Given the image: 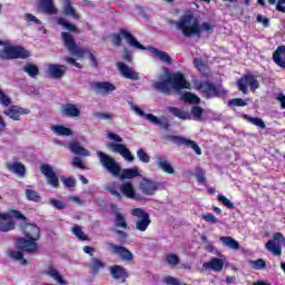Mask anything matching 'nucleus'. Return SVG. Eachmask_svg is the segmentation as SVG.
Wrapping results in <instances>:
<instances>
[{
	"instance_id": "f257e3e1",
	"label": "nucleus",
	"mask_w": 285,
	"mask_h": 285,
	"mask_svg": "<svg viewBox=\"0 0 285 285\" xmlns=\"http://www.w3.org/2000/svg\"><path fill=\"white\" fill-rule=\"evenodd\" d=\"M167 21L168 23H175L177 30H180L185 37L202 35V32H214V24L212 22H203L200 26L198 18L194 13H185L177 22L175 20Z\"/></svg>"
},
{
	"instance_id": "f03ea898",
	"label": "nucleus",
	"mask_w": 285,
	"mask_h": 285,
	"mask_svg": "<svg viewBox=\"0 0 285 285\" xmlns=\"http://www.w3.org/2000/svg\"><path fill=\"white\" fill-rule=\"evenodd\" d=\"M153 86L156 90H159V92L168 94L171 88L177 91L184 90L185 88L189 89L190 82L187 81L183 72L171 75L169 68H164V75H160L159 80L154 81Z\"/></svg>"
},
{
	"instance_id": "7ed1b4c3",
	"label": "nucleus",
	"mask_w": 285,
	"mask_h": 285,
	"mask_svg": "<svg viewBox=\"0 0 285 285\" xmlns=\"http://www.w3.org/2000/svg\"><path fill=\"white\" fill-rule=\"evenodd\" d=\"M109 214L111 218V232L117 234L119 240H127L129 237V223L127 220V214L115 203H110Z\"/></svg>"
},
{
	"instance_id": "20e7f679",
	"label": "nucleus",
	"mask_w": 285,
	"mask_h": 285,
	"mask_svg": "<svg viewBox=\"0 0 285 285\" xmlns=\"http://www.w3.org/2000/svg\"><path fill=\"white\" fill-rule=\"evenodd\" d=\"M124 139L116 132H109V150L111 153H117L121 155L126 161L132 163L135 161V157L132 153H130L129 148L122 144Z\"/></svg>"
},
{
	"instance_id": "39448f33",
	"label": "nucleus",
	"mask_w": 285,
	"mask_h": 285,
	"mask_svg": "<svg viewBox=\"0 0 285 285\" xmlns=\"http://www.w3.org/2000/svg\"><path fill=\"white\" fill-rule=\"evenodd\" d=\"M30 57V51L23 47H13L12 45L4 43L2 50L0 51V59H28Z\"/></svg>"
},
{
	"instance_id": "423d86ee",
	"label": "nucleus",
	"mask_w": 285,
	"mask_h": 285,
	"mask_svg": "<svg viewBox=\"0 0 285 285\" xmlns=\"http://www.w3.org/2000/svg\"><path fill=\"white\" fill-rule=\"evenodd\" d=\"M195 88L199 90V92H202V95L207 99H210L212 97H220V95H224V89L222 86H217L210 81H197L195 83Z\"/></svg>"
},
{
	"instance_id": "0eeeda50",
	"label": "nucleus",
	"mask_w": 285,
	"mask_h": 285,
	"mask_svg": "<svg viewBox=\"0 0 285 285\" xmlns=\"http://www.w3.org/2000/svg\"><path fill=\"white\" fill-rule=\"evenodd\" d=\"M130 214L137 217L136 229L139 232H146L151 223L150 214L142 207H134L130 209Z\"/></svg>"
},
{
	"instance_id": "6e6552de",
	"label": "nucleus",
	"mask_w": 285,
	"mask_h": 285,
	"mask_svg": "<svg viewBox=\"0 0 285 285\" xmlns=\"http://www.w3.org/2000/svg\"><path fill=\"white\" fill-rule=\"evenodd\" d=\"M39 242L38 239L32 238H17L14 240V246L18 250H23L24 253H30L31 255H37L39 253Z\"/></svg>"
},
{
	"instance_id": "1a4fd4ad",
	"label": "nucleus",
	"mask_w": 285,
	"mask_h": 285,
	"mask_svg": "<svg viewBox=\"0 0 285 285\" xmlns=\"http://www.w3.org/2000/svg\"><path fill=\"white\" fill-rule=\"evenodd\" d=\"M283 245H285V236H283L281 232H275L273 238L265 244V247L268 252H272L274 256H282Z\"/></svg>"
},
{
	"instance_id": "9d476101",
	"label": "nucleus",
	"mask_w": 285,
	"mask_h": 285,
	"mask_svg": "<svg viewBox=\"0 0 285 285\" xmlns=\"http://www.w3.org/2000/svg\"><path fill=\"white\" fill-rule=\"evenodd\" d=\"M109 249L111 254H116L121 261L126 263H131L135 258L132 252L125 247L124 245H116L115 243H109Z\"/></svg>"
},
{
	"instance_id": "9b49d317",
	"label": "nucleus",
	"mask_w": 285,
	"mask_h": 285,
	"mask_svg": "<svg viewBox=\"0 0 285 285\" xmlns=\"http://www.w3.org/2000/svg\"><path fill=\"white\" fill-rule=\"evenodd\" d=\"M238 89L242 90L245 95L248 92V86L250 90H256L259 88V81L254 77V75H246L245 77H242L237 81Z\"/></svg>"
},
{
	"instance_id": "f8f14e48",
	"label": "nucleus",
	"mask_w": 285,
	"mask_h": 285,
	"mask_svg": "<svg viewBox=\"0 0 285 285\" xmlns=\"http://www.w3.org/2000/svg\"><path fill=\"white\" fill-rule=\"evenodd\" d=\"M19 228L22 233V235H24V237H27V239H40L41 238V229L39 228V226L32 224V223H21L19 225Z\"/></svg>"
},
{
	"instance_id": "ddd939ff",
	"label": "nucleus",
	"mask_w": 285,
	"mask_h": 285,
	"mask_svg": "<svg viewBox=\"0 0 285 285\" xmlns=\"http://www.w3.org/2000/svg\"><path fill=\"white\" fill-rule=\"evenodd\" d=\"M40 173L46 176L47 183L52 188H59V176H57V173L55 171V168L50 165H42L40 167Z\"/></svg>"
},
{
	"instance_id": "4468645a",
	"label": "nucleus",
	"mask_w": 285,
	"mask_h": 285,
	"mask_svg": "<svg viewBox=\"0 0 285 285\" xmlns=\"http://www.w3.org/2000/svg\"><path fill=\"white\" fill-rule=\"evenodd\" d=\"M117 68L119 75H121L126 79L137 81L140 78L139 72H137L132 67L128 66V63H125V61H117Z\"/></svg>"
},
{
	"instance_id": "2eb2a0df",
	"label": "nucleus",
	"mask_w": 285,
	"mask_h": 285,
	"mask_svg": "<svg viewBox=\"0 0 285 285\" xmlns=\"http://www.w3.org/2000/svg\"><path fill=\"white\" fill-rule=\"evenodd\" d=\"M131 110H134V112H136V115H139L140 117H146V119H148V121H150L151 124H156L158 126H161V128H165L166 130H168L169 128L168 121L164 122L161 119H159V117L153 114L146 115V112H144L141 108L135 105L131 106Z\"/></svg>"
},
{
	"instance_id": "dca6fc26",
	"label": "nucleus",
	"mask_w": 285,
	"mask_h": 285,
	"mask_svg": "<svg viewBox=\"0 0 285 285\" xmlns=\"http://www.w3.org/2000/svg\"><path fill=\"white\" fill-rule=\"evenodd\" d=\"M139 188L142 194L147 196H153L159 190V183L157 180H151V178H142L140 181Z\"/></svg>"
},
{
	"instance_id": "f3484780",
	"label": "nucleus",
	"mask_w": 285,
	"mask_h": 285,
	"mask_svg": "<svg viewBox=\"0 0 285 285\" xmlns=\"http://www.w3.org/2000/svg\"><path fill=\"white\" fill-rule=\"evenodd\" d=\"M3 115L13 121H21V115H30V109H26L19 106H11L4 109Z\"/></svg>"
},
{
	"instance_id": "a211bd4d",
	"label": "nucleus",
	"mask_w": 285,
	"mask_h": 285,
	"mask_svg": "<svg viewBox=\"0 0 285 285\" xmlns=\"http://www.w3.org/2000/svg\"><path fill=\"white\" fill-rule=\"evenodd\" d=\"M109 272L115 281H120L121 283H125L126 278H129V272L126 269V267H122L121 265H112L109 268Z\"/></svg>"
},
{
	"instance_id": "6ab92c4d",
	"label": "nucleus",
	"mask_w": 285,
	"mask_h": 285,
	"mask_svg": "<svg viewBox=\"0 0 285 285\" xmlns=\"http://www.w3.org/2000/svg\"><path fill=\"white\" fill-rule=\"evenodd\" d=\"M45 275H47V277H51V279H53V282H56L59 285H67L68 282H66V279H63V276L61 275V273L59 272V269H57L55 266L49 265L46 269H45Z\"/></svg>"
},
{
	"instance_id": "aec40b11",
	"label": "nucleus",
	"mask_w": 285,
	"mask_h": 285,
	"mask_svg": "<svg viewBox=\"0 0 285 285\" xmlns=\"http://www.w3.org/2000/svg\"><path fill=\"white\" fill-rule=\"evenodd\" d=\"M17 223L12 220L6 213H0V233H10L14 230Z\"/></svg>"
},
{
	"instance_id": "412c9836",
	"label": "nucleus",
	"mask_w": 285,
	"mask_h": 285,
	"mask_svg": "<svg viewBox=\"0 0 285 285\" xmlns=\"http://www.w3.org/2000/svg\"><path fill=\"white\" fill-rule=\"evenodd\" d=\"M47 73L51 79H61L66 75V66L63 65H48Z\"/></svg>"
},
{
	"instance_id": "4be33fe9",
	"label": "nucleus",
	"mask_w": 285,
	"mask_h": 285,
	"mask_svg": "<svg viewBox=\"0 0 285 285\" xmlns=\"http://www.w3.org/2000/svg\"><path fill=\"white\" fill-rule=\"evenodd\" d=\"M120 33L126 39L127 43L131 46V48H139L140 50H146V46H144V43H140L137 37L130 33V31H126V29H121Z\"/></svg>"
},
{
	"instance_id": "5701e85b",
	"label": "nucleus",
	"mask_w": 285,
	"mask_h": 285,
	"mask_svg": "<svg viewBox=\"0 0 285 285\" xmlns=\"http://www.w3.org/2000/svg\"><path fill=\"white\" fill-rule=\"evenodd\" d=\"M38 8L46 14H57L59 9L55 6V0H38Z\"/></svg>"
},
{
	"instance_id": "b1692460",
	"label": "nucleus",
	"mask_w": 285,
	"mask_h": 285,
	"mask_svg": "<svg viewBox=\"0 0 285 285\" xmlns=\"http://www.w3.org/2000/svg\"><path fill=\"white\" fill-rule=\"evenodd\" d=\"M6 256L12 259L13 262H20L21 266H26L28 261L23 258V252L9 248L6 250Z\"/></svg>"
},
{
	"instance_id": "393cba45",
	"label": "nucleus",
	"mask_w": 285,
	"mask_h": 285,
	"mask_svg": "<svg viewBox=\"0 0 285 285\" xmlns=\"http://www.w3.org/2000/svg\"><path fill=\"white\" fill-rule=\"evenodd\" d=\"M7 169L18 177H26V165L21 163H8Z\"/></svg>"
},
{
	"instance_id": "a878e982",
	"label": "nucleus",
	"mask_w": 285,
	"mask_h": 285,
	"mask_svg": "<svg viewBox=\"0 0 285 285\" xmlns=\"http://www.w3.org/2000/svg\"><path fill=\"white\" fill-rule=\"evenodd\" d=\"M157 166L163 173L167 175H175L176 170L174 166L168 161V159H164V157H157Z\"/></svg>"
},
{
	"instance_id": "bb28decb",
	"label": "nucleus",
	"mask_w": 285,
	"mask_h": 285,
	"mask_svg": "<svg viewBox=\"0 0 285 285\" xmlns=\"http://www.w3.org/2000/svg\"><path fill=\"white\" fill-rule=\"evenodd\" d=\"M87 267L91 271V273L97 274L102 268H106V263H104V261L98 257H91L87 263Z\"/></svg>"
},
{
	"instance_id": "cd10ccee",
	"label": "nucleus",
	"mask_w": 285,
	"mask_h": 285,
	"mask_svg": "<svg viewBox=\"0 0 285 285\" xmlns=\"http://www.w3.org/2000/svg\"><path fill=\"white\" fill-rule=\"evenodd\" d=\"M61 39L63 41L65 48H67L69 52H75V50H77V42H75V37L72 35L69 32H62Z\"/></svg>"
},
{
	"instance_id": "c85d7f7f",
	"label": "nucleus",
	"mask_w": 285,
	"mask_h": 285,
	"mask_svg": "<svg viewBox=\"0 0 285 285\" xmlns=\"http://www.w3.org/2000/svg\"><path fill=\"white\" fill-rule=\"evenodd\" d=\"M69 149L73 155H81V157H90V151L81 146L77 140L69 144Z\"/></svg>"
},
{
	"instance_id": "c756f323",
	"label": "nucleus",
	"mask_w": 285,
	"mask_h": 285,
	"mask_svg": "<svg viewBox=\"0 0 285 285\" xmlns=\"http://www.w3.org/2000/svg\"><path fill=\"white\" fill-rule=\"evenodd\" d=\"M62 114L66 115V117L77 119V117L81 115V110H79V107H77V105L68 104L62 107Z\"/></svg>"
},
{
	"instance_id": "7c9ffc66",
	"label": "nucleus",
	"mask_w": 285,
	"mask_h": 285,
	"mask_svg": "<svg viewBox=\"0 0 285 285\" xmlns=\"http://www.w3.org/2000/svg\"><path fill=\"white\" fill-rule=\"evenodd\" d=\"M177 141L179 145L187 146V147L191 148L194 150V153H196V155L203 154V150L198 146V144H196V141H193L191 139H187L186 137H177Z\"/></svg>"
},
{
	"instance_id": "2f4dec72",
	"label": "nucleus",
	"mask_w": 285,
	"mask_h": 285,
	"mask_svg": "<svg viewBox=\"0 0 285 285\" xmlns=\"http://www.w3.org/2000/svg\"><path fill=\"white\" fill-rule=\"evenodd\" d=\"M205 269H214V272H222L224 269L223 258H212L207 263H204Z\"/></svg>"
},
{
	"instance_id": "473e14b6",
	"label": "nucleus",
	"mask_w": 285,
	"mask_h": 285,
	"mask_svg": "<svg viewBox=\"0 0 285 285\" xmlns=\"http://www.w3.org/2000/svg\"><path fill=\"white\" fill-rule=\"evenodd\" d=\"M274 61L281 66V68H285V46H278L277 50H275L273 55Z\"/></svg>"
},
{
	"instance_id": "72a5a7b5",
	"label": "nucleus",
	"mask_w": 285,
	"mask_h": 285,
	"mask_svg": "<svg viewBox=\"0 0 285 285\" xmlns=\"http://www.w3.org/2000/svg\"><path fill=\"white\" fill-rule=\"evenodd\" d=\"M149 50H151L153 55L155 57H159L161 61H165L166 63H171L173 59L168 52L165 50H158V48H155V46H148Z\"/></svg>"
},
{
	"instance_id": "f704fd0d",
	"label": "nucleus",
	"mask_w": 285,
	"mask_h": 285,
	"mask_svg": "<svg viewBox=\"0 0 285 285\" xmlns=\"http://www.w3.org/2000/svg\"><path fill=\"white\" fill-rule=\"evenodd\" d=\"M120 191L128 198H139L135 191L132 183H122L120 185Z\"/></svg>"
},
{
	"instance_id": "c9c22d12",
	"label": "nucleus",
	"mask_w": 285,
	"mask_h": 285,
	"mask_svg": "<svg viewBox=\"0 0 285 285\" xmlns=\"http://www.w3.org/2000/svg\"><path fill=\"white\" fill-rule=\"evenodd\" d=\"M52 132L60 137H72L73 132L70 128L61 126V125H53L51 126Z\"/></svg>"
},
{
	"instance_id": "e433bc0d",
	"label": "nucleus",
	"mask_w": 285,
	"mask_h": 285,
	"mask_svg": "<svg viewBox=\"0 0 285 285\" xmlns=\"http://www.w3.org/2000/svg\"><path fill=\"white\" fill-rule=\"evenodd\" d=\"M168 110L169 112H171V115L178 117V119H191V115L187 110H181L180 108H176L175 106H171L170 108H168Z\"/></svg>"
},
{
	"instance_id": "4c0bfd02",
	"label": "nucleus",
	"mask_w": 285,
	"mask_h": 285,
	"mask_svg": "<svg viewBox=\"0 0 285 285\" xmlns=\"http://www.w3.org/2000/svg\"><path fill=\"white\" fill-rule=\"evenodd\" d=\"M63 14H67L68 17H72V19H80L79 13L75 10V7H72V3L70 0H65L63 4Z\"/></svg>"
},
{
	"instance_id": "58836bf2",
	"label": "nucleus",
	"mask_w": 285,
	"mask_h": 285,
	"mask_svg": "<svg viewBox=\"0 0 285 285\" xmlns=\"http://www.w3.org/2000/svg\"><path fill=\"white\" fill-rule=\"evenodd\" d=\"M109 173H111L114 177H119V179H121L122 170L119 164H117L116 159H112V157H109Z\"/></svg>"
},
{
	"instance_id": "ea45409f",
	"label": "nucleus",
	"mask_w": 285,
	"mask_h": 285,
	"mask_svg": "<svg viewBox=\"0 0 285 285\" xmlns=\"http://www.w3.org/2000/svg\"><path fill=\"white\" fill-rule=\"evenodd\" d=\"M220 240L224 245L230 247V249H239L240 247V243L233 238V236H222Z\"/></svg>"
},
{
	"instance_id": "a19ab883",
	"label": "nucleus",
	"mask_w": 285,
	"mask_h": 285,
	"mask_svg": "<svg viewBox=\"0 0 285 285\" xmlns=\"http://www.w3.org/2000/svg\"><path fill=\"white\" fill-rule=\"evenodd\" d=\"M244 119H246V121L249 124H253V126H257V128H266V124L261 117H250V115H244Z\"/></svg>"
},
{
	"instance_id": "79ce46f5",
	"label": "nucleus",
	"mask_w": 285,
	"mask_h": 285,
	"mask_svg": "<svg viewBox=\"0 0 285 285\" xmlns=\"http://www.w3.org/2000/svg\"><path fill=\"white\" fill-rule=\"evenodd\" d=\"M92 90L96 95H107L108 94V82H94L91 85Z\"/></svg>"
},
{
	"instance_id": "37998d69",
	"label": "nucleus",
	"mask_w": 285,
	"mask_h": 285,
	"mask_svg": "<svg viewBox=\"0 0 285 285\" xmlns=\"http://www.w3.org/2000/svg\"><path fill=\"white\" fill-rule=\"evenodd\" d=\"M120 177L121 179H134L135 177H139L138 168L121 170Z\"/></svg>"
},
{
	"instance_id": "c03bdc74",
	"label": "nucleus",
	"mask_w": 285,
	"mask_h": 285,
	"mask_svg": "<svg viewBox=\"0 0 285 285\" xmlns=\"http://www.w3.org/2000/svg\"><path fill=\"white\" fill-rule=\"evenodd\" d=\"M57 23L58 26H62L66 30H69V32H77V27L65 18H58Z\"/></svg>"
},
{
	"instance_id": "a18cd8bd",
	"label": "nucleus",
	"mask_w": 285,
	"mask_h": 285,
	"mask_svg": "<svg viewBox=\"0 0 285 285\" xmlns=\"http://www.w3.org/2000/svg\"><path fill=\"white\" fill-rule=\"evenodd\" d=\"M181 99L184 101H187L189 104H200V97H198L197 95H195L194 92H185L181 96Z\"/></svg>"
},
{
	"instance_id": "49530a36",
	"label": "nucleus",
	"mask_w": 285,
	"mask_h": 285,
	"mask_svg": "<svg viewBox=\"0 0 285 285\" xmlns=\"http://www.w3.org/2000/svg\"><path fill=\"white\" fill-rule=\"evenodd\" d=\"M24 72H27V75H29V77H31L32 79H35V77H37V75H39V68L36 65L32 63H28L23 67Z\"/></svg>"
},
{
	"instance_id": "de8ad7c7",
	"label": "nucleus",
	"mask_w": 285,
	"mask_h": 285,
	"mask_svg": "<svg viewBox=\"0 0 285 285\" xmlns=\"http://www.w3.org/2000/svg\"><path fill=\"white\" fill-rule=\"evenodd\" d=\"M204 115V108L202 106H193L191 108V117L195 121H202Z\"/></svg>"
},
{
	"instance_id": "09e8293b",
	"label": "nucleus",
	"mask_w": 285,
	"mask_h": 285,
	"mask_svg": "<svg viewBox=\"0 0 285 285\" xmlns=\"http://www.w3.org/2000/svg\"><path fill=\"white\" fill-rule=\"evenodd\" d=\"M72 233L78 237V239H81L82 242L88 240V236L83 233V228L79 225H75L72 227Z\"/></svg>"
},
{
	"instance_id": "8fccbe9b",
	"label": "nucleus",
	"mask_w": 285,
	"mask_h": 285,
	"mask_svg": "<svg viewBox=\"0 0 285 285\" xmlns=\"http://www.w3.org/2000/svg\"><path fill=\"white\" fill-rule=\"evenodd\" d=\"M165 261L166 263H168V265H171L173 267H176V265H179L180 263V258L177 254H167L165 256Z\"/></svg>"
},
{
	"instance_id": "3c124183",
	"label": "nucleus",
	"mask_w": 285,
	"mask_h": 285,
	"mask_svg": "<svg viewBox=\"0 0 285 285\" xmlns=\"http://www.w3.org/2000/svg\"><path fill=\"white\" fill-rule=\"evenodd\" d=\"M139 161H141L142 164H150V157L148 155V153H146V150H144V148H139L136 153Z\"/></svg>"
},
{
	"instance_id": "603ef678",
	"label": "nucleus",
	"mask_w": 285,
	"mask_h": 285,
	"mask_svg": "<svg viewBox=\"0 0 285 285\" xmlns=\"http://www.w3.org/2000/svg\"><path fill=\"white\" fill-rule=\"evenodd\" d=\"M11 104L12 99H10V96L6 91L0 89V106H4L6 108H8V106H10Z\"/></svg>"
},
{
	"instance_id": "864d4df0",
	"label": "nucleus",
	"mask_w": 285,
	"mask_h": 285,
	"mask_svg": "<svg viewBox=\"0 0 285 285\" xmlns=\"http://www.w3.org/2000/svg\"><path fill=\"white\" fill-rule=\"evenodd\" d=\"M26 197L29 199V202H41V196H39V193L32 190V189H26Z\"/></svg>"
},
{
	"instance_id": "5fc2aeb1",
	"label": "nucleus",
	"mask_w": 285,
	"mask_h": 285,
	"mask_svg": "<svg viewBox=\"0 0 285 285\" xmlns=\"http://www.w3.org/2000/svg\"><path fill=\"white\" fill-rule=\"evenodd\" d=\"M48 204L56 208L57 210H63L66 208V203L56 198H49Z\"/></svg>"
},
{
	"instance_id": "6e6d98bb",
	"label": "nucleus",
	"mask_w": 285,
	"mask_h": 285,
	"mask_svg": "<svg viewBox=\"0 0 285 285\" xmlns=\"http://www.w3.org/2000/svg\"><path fill=\"white\" fill-rule=\"evenodd\" d=\"M218 200L220 203H223V205H225L226 207H228L229 209H233L235 207V204L233 203V200H230V198H228L227 196H225L224 194H219L218 195Z\"/></svg>"
},
{
	"instance_id": "4d7b16f0",
	"label": "nucleus",
	"mask_w": 285,
	"mask_h": 285,
	"mask_svg": "<svg viewBox=\"0 0 285 285\" xmlns=\"http://www.w3.org/2000/svg\"><path fill=\"white\" fill-rule=\"evenodd\" d=\"M10 219L14 217V219H22L24 222L26 215L21 214V212L17 209H10L8 213H6Z\"/></svg>"
},
{
	"instance_id": "13d9d810",
	"label": "nucleus",
	"mask_w": 285,
	"mask_h": 285,
	"mask_svg": "<svg viewBox=\"0 0 285 285\" xmlns=\"http://www.w3.org/2000/svg\"><path fill=\"white\" fill-rule=\"evenodd\" d=\"M249 264L254 269H265L266 267V262L264 258H257V261H249Z\"/></svg>"
},
{
	"instance_id": "bf43d9fd",
	"label": "nucleus",
	"mask_w": 285,
	"mask_h": 285,
	"mask_svg": "<svg viewBox=\"0 0 285 285\" xmlns=\"http://www.w3.org/2000/svg\"><path fill=\"white\" fill-rule=\"evenodd\" d=\"M60 181H62V184L66 186V188H75V186H77V180H75L73 177H61Z\"/></svg>"
},
{
	"instance_id": "052dcab7",
	"label": "nucleus",
	"mask_w": 285,
	"mask_h": 285,
	"mask_svg": "<svg viewBox=\"0 0 285 285\" xmlns=\"http://www.w3.org/2000/svg\"><path fill=\"white\" fill-rule=\"evenodd\" d=\"M202 218L206 220L207 223H218L219 219L215 214H212V212H206L205 214H202Z\"/></svg>"
},
{
	"instance_id": "680f3d73",
	"label": "nucleus",
	"mask_w": 285,
	"mask_h": 285,
	"mask_svg": "<svg viewBox=\"0 0 285 285\" xmlns=\"http://www.w3.org/2000/svg\"><path fill=\"white\" fill-rule=\"evenodd\" d=\"M24 20L27 23H36L37 26H41V20H39V18L35 17L32 13H26Z\"/></svg>"
},
{
	"instance_id": "e2e57ef3",
	"label": "nucleus",
	"mask_w": 285,
	"mask_h": 285,
	"mask_svg": "<svg viewBox=\"0 0 285 285\" xmlns=\"http://www.w3.org/2000/svg\"><path fill=\"white\" fill-rule=\"evenodd\" d=\"M97 155L99 157L100 164H102L104 168L108 170V155H106L104 151H97Z\"/></svg>"
},
{
	"instance_id": "0e129e2a",
	"label": "nucleus",
	"mask_w": 285,
	"mask_h": 285,
	"mask_svg": "<svg viewBox=\"0 0 285 285\" xmlns=\"http://www.w3.org/2000/svg\"><path fill=\"white\" fill-rule=\"evenodd\" d=\"M229 106H247L248 101L242 98L229 99Z\"/></svg>"
},
{
	"instance_id": "69168bd1",
	"label": "nucleus",
	"mask_w": 285,
	"mask_h": 285,
	"mask_svg": "<svg viewBox=\"0 0 285 285\" xmlns=\"http://www.w3.org/2000/svg\"><path fill=\"white\" fill-rule=\"evenodd\" d=\"M71 166L73 168H80V170H86V166H83V160L79 157L73 158Z\"/></svg>"
},
{
	"instance_id": "338daca9",
	"label": "nucleus",
	"mask_w": 285,
	"mask_h": 285,
	"mask_svg": "<svg viewBox=\"0 0 285 285\" xmlns=\"http://www.w3.org/2000/svg\"><path fill=\"white\" fill-rule=\"evenodd\" d=\"M194 66L200 70V72H206L208 70L207 66L202 61V59H194Z\"/></svg>"
},
{
	"instance_id": "774afa93",
	"label": "nucleus",
	"mask_w": 285,
	"mask_h": 285,
	"mask_svg": "<svg viewBox=\"0 0 285 285\" xmlns=\"http://www.w3.org/2000/svg\"><path fill=\"white\" fill-rule=\"evenodd\" d=\"M122 59H125V61H128V62L132 61L134 55L131 50H129V48L124 47Z\"/></svg>"
}]
</instances>
